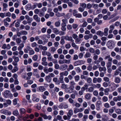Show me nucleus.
I'll list each match as a JSON object with an SVG mask.
<instances>
[{"label":"nucleus","mask_w":121,"mask_h":121,"mask_svg":"<svg viewBox=\"0 0 121 121\" xmlns=\"http://www.w3.org/2000/svg\"><path fill=\"white\" fill-rule=\"evenodd\" d=\"M107 45L109 48L111 49L113 48L115 45V43L113 41L110 40L107 42Z\"/></svg>","instance_id":"1"},{"label":"nucleus","mask_w":121,"mask_h":121,"mask_svg":"<svg viewBox=\"0 0 121 121\" xmlns=\"http://www.w3.org/2000/svg\"><path fill=\"white\" fill-rule=\"evenodd\" d=\"M4 95L6 98L12 97L13 96V95L11 93L10 91L8 90H7L4 92Z\"/></svg>","instance_id":"2"},{"label":"nucleus","mask_w":121,"mask_h":121,"mask_svg":"<svg viewBox=\"0 0 121 121\" xmlns=\"http://www.w3.org/2000/svg\"><path fill=\"white\" fill-rule=\"evenodd\" d=\"M77 11L75 9L73 10V15L76 18H80L82 17V14L80 13H78Z\"/></svg>","instance_id":"3"},{"label":"nucleus","mask_w":121,"mask_h":121,"mask_svg":"<svg viewBox=\"0 0 121 121\" xmlns=\"http://www.w3.org/2000/svg\"><path fill=\"white\" fill-rule=\"evenodd\" d=\"M14 60L12 62V64L14 66H16L17 65V62L19 60V59L18 57L15 56H13V57Z\"/></svg>","instance_id":"4"},{"label":"nucleus","mask_w":121,"mask_h":121,"mask_svg":"<svg viewBox=\"0 0 121 121\" xmlns=\"http://www.w3.org/2000/svg\"><path fill=\"white\" fill-rule=\"evenodd\" d=\"M0 112L2 113L7 115H10L11 114V112L8 111L6 110H1L0 111Z\"/></svg>","instance_id":"5"},{"label":"nucleus","mask_w":121,"mask_h":121,"mask_svg":"<svg viewBox=\"0 0 121 121\" xmlns=\"http://www.w3.org/2000/svg\"><path fill=\"white\" fill-rule=\"evenodd\" d=\"M73 88L68 87L65 90V91L67 93L70 94L74 90Z\"/></svg>","instance_id":"6"},{"label":"nucleus","mask_w":121,"mask_h":121,"mask_svg":"<svg viewBox=\"0 0 121 121\" xmlns=\"http://www.w3.org/2000/svg\"><path fill=\"white\" fill-rule=\"evenodd\" d=\"M68 67V65H67L64 64L61 65L60 68V70L63 71L66 70Z\"/></svg>","instance_id":"7"},{"label":"nucleus","mask_w":121,"mask_h":121,"mask_svg":"<svg viewBox=\"0 0 121 121\" xmlns=\"http://www.w3.org/2000/svg\"><path fill=\"white\" fill-rule=\"evenodd\" d=\"M69 74V72L67 71H65L60 73V77H63V76H67Z\"/></svg>","instance_id":"8"},{"label":"nucleus","mask_w":121,"mask_h":121,"mask_svg":"<svg viewBox=\"0 0 121 121\" xmlns=\"http://www.w3.org/2000/svg\"><path fill=\"white\" fill-rule=\"evenodd\" d=\"M104 59L105 60L108 59V62L111 63L112 60V59L110 55H108L106 56Z\"/></svg>","instance_id":"9"},{"label":"nucleus","mask_w":121,"mask_h":121,"mask_svg":"<svg viewBox=\"0 0 121 121\" xmlns=\"http://www.w3.org/2000/svg\"><path fill=\"white\" fill-rule=\"evenodd\" d=\"M25 18L27 20L28 23H31L33 20L32 18L30 17L28 15L25 16Z\"/></svg>","instance_id":"10"},{"label":"nucleus","mask_w":121,"mask_h":121,"mask_svg":"<svg viewBox=\"0 0 121 121\" xmlns=\"http://www.w3.org/2000/svg\"><path fill=\"white\" fill-rule=\"evenodd\" d=\"M65 39L68 41H71L72 42H74V40L71 36H69L68 35L66 36L65 37Z\"/></svg>","instance_id":"11"},{"label":"nucleus","mask_w":121,"mask_h":121,"mask_svg":"<svg viewBox=\"0 0 121 121\" xmlns=\"http://www.w3.org/2000/svg\"><path fill=\"white\" fill-rule=\"evenodd\" d=\"M34 19L37 22H39L40 21V18L38 17L37 15H34L33 17Z\"/></svg>","instance_id":"12"},{"label":"nucleus","mask_w":121,"mask_h":121,"mask_svg":"<svg viewBox=\"0 0 121 121\" xmlns=\"http://www.w3.org/2000/svg\"><path fill=\"white\" fill-rule=\"evenodd\" d=\"M73 114V110L72 109H69L68 112L67 114V116L69 117H70Z\"/></svg>","instance_id":"13"},{"label":"nucleus","mask_w":121,"mask_h":121,"mask_svg":"<svg viewBox=\"0 0 121 121\" xmlns=\"http://www.w3.org/2000/svg\"><path fill=\"white\" fill-rule=\"evenodd\" d=\"M25 8L26 10H29L32 9L31 4H27L25 6Z\"/></svg>","instance_id":"14"},{"label":"nucleus","mask_w":121,"mask_h":121,"mask_svg":"<svg viewBox=\"0 0 121 121\" xmlns=\"http://www.w3.org/2000/svg\"><path fill=\"white\" fill-rule=\"evenodd\" d=\"M39 47L41 49H42L44 51H46L47 49V47L45 46H43L42 45H39Z\"/></svg>","instance_id":"15"},{"label":"nucleus","mask_w":121,"mask_h":121,"mask_svg":"<svg viewBox=\"0 0 121 121\" xmlns=\"http://www.w3.org/2000/svg\"><path fill=\"white\" fill-rule=\"evenodd\" d=\"M69 84L70 85V87H72V88L74 89V86L76 84V83L74 82L73 81H71L69 82Z\"/></svg>","instance_id":"16"},{"label":"nucleus","mask_w":121,"mask_h":121,"mask_svg":"<svg viewBox=\"0 0 121 121\" xmlns=\"http://www.w3.org/2000/svg\"><path fill=\"white\" fill-rule=\"evenodd\" d=\"M39 91L41 92H43L46 90L45 88L43 86H40L39 87Z\"/></svg>","instance_id":"17"},{"label":"nucleus","mask_w":121,"mask_h":121,"mask_svg":"<svg viewBox=\"0 0 121 121\" xmlns=\"http://www.w3.org/2000/svg\"><path fill=\"white\" fill-rule=\"evenodd\" d=\"M72 46L76 50H78V47L73 42L72 43Z\"/></svg>","instance_id":"18"},{"label":"nucleus","mask_w":121,"mask_h":121,"mask_svg":"<svg viewBox=\"0 0 121 121\" xmlns=\"http://www.w3.org/2000/svg\"><path fill=\"white\" fill-rule=\"evenodd\" d=\"M91 96V94L90 93L86 94L85 96V98L87 100H89L90 99Z\"/></svg>","instance_id":"19"},{"label":"nucleus","mask_w":121,"mask_h":121,"mask_svg":"<svg viewBox=\"0 0 121 121\" xmlns=\"http://www.w3.org/2000/svg\"><path fill=\"white\" fill-rule=\"evenodd\" d=\"M91 53L89 52H86L84 56V57L86 58H87L90 57L91 56Z\"/></svg>","instance_id":"20"},{"label":"nucleus","mask_w":121,"mask_h":121,"mask_svg":"<svg viewBox=\"0 0 121 121\" xmlns=\"http://www.w3.org/2000/svg\"><path fill=\"white\" fill-rule=\"evenodd\" d=\"M96 34L98 35H99L102 37L103 36L104 33L101 31H99L97 32Z\"/></svg>","instance_id":"21"},{"label":"nucleus","mask_w":121,"mask_h":121,"mask_svg":"<svg viewBox=\"0 0 121 121\" xmlns=\"http://www.w3.org/2000/svg\"><path fill=\"white\" fill-rule=\"evenodd\" d=\"M59 30L57 28H55L53 30V32L56 35L59 34Z\"/></svg>","instance_id":"22"},{"label":"nucleus","mask_w":121,"mask_h":121,"mask_svg":"<svg viewBox=\"0 0 121 121\" xmlns=\"http://www.w3.org/2000/svg\"><path fill=\"white\" fill-rule=\"evenodd\" d=\"M13 114L14 116H17L19 115V113L18 111L16 110L13 111Z\"/></svg>","instance_id":"23"},{"label":"nucleus","mask_w":121,"mask_h":121,"mask_svg":"<svg viewBox=\"0 0 121 121\" xmlns=\"http://www.w3.org/2000/svg\"><path fill=\"white\" fill-rule=\"evenodd\" d=\"M99 70L100 72H101L103 71L105 72L106 70L107 69L105 67H99Z\"/></svg>","instance_id":"24"},{"label":"nucleus","mask_w":121,"mask_h":121,"mask_svg":"<svg viewBox=\"0 0 121 121\" xmlns=\"http://www.w3.org/2000/svg\"><path fill=\"white\" fill-rule=\"evenodd\" d=\"M88 85L86 84H85L81 88V89L83 90L84 91H85V90L88 89Z\"/></svg>","instance_id":"25"},{"label":"nucleus","mask_w":121,"mask_h":121,"mask_svg":"<svg viewBox=\"0 0 121 121\" xmlns=\"http://www.w3.org/2000/svg\"><path fill=\"white\" fill-rule=\"evenodd\" d=\"M66 25H64L63 24H61V30L63 31H65L66 30Z\"/></svg>","instance_id":"26"},{"label":"nucleus","mask_w":121,"mask_h":121,"mask_svg":"<svg viewBox=\"0 0 121 121\" xmlns=\"http://www.w3.org/2000/svg\"><path fill=\"white\" fill-rule=\"evenodd\" d=\"M108 28H105L104 30V35L105 36H107L108 35Z\"/></svg>","instance_id":"27"},{"label":"nucleus","mask_w":121,"mask_h":121,"mask_svg":"<svg viewBox=\"0 0 121 121\" xmlns=\"http://www.w3.org/2000/svg\"><path fill=\"white\" fill-rule=\"evenodd\" d=\"M109 91V88H106L104 89V94L105 95H108L109 94L108 92Z\"/></svg>","instance_id":"28"},{"label":"nucleus","mask_w":121,"mask_h":121,"mask_svg":"<svg viewBox=\"0 0 121 121\" xmlns=\"http://www.w3.org/2000/svg\"><path fill=\"white\" fill-rule=\"evenodd\" d=\"M19 110L20 111V113L21 114H24L26 112L25 109L23 108H20Z\"/></svg>","instance_id":"29"},{"label":"nucleus","mask_w":121,"mask_h":121,"mask_svg":"<svg viewBox=\"0 0 121 121\" xmlns=\"http://www.w3.org/2000/svg\"><path fill=\"white\" fill-rule=\"evenodd\" d=\"M74 69V67L72 64H70L69 65L68 68L67 69L68 71H69L70 70H72Z\"/></svg>","instance_id":"30"},{"label":"nucleus","mask_w":121,"mask_h":121,"mask_svg":"<svg viewBox=\"0 0 121 121\" xmlns=\"http://www.w3.org/2000/svg\"><path fill=\"white\" fill-rule=\"evenodd\" d=\"M67 85L65 83H63L61 84V87L62 89H65L67 88Z\"/></svg>","instance_id":"31"},{"label":"nucleus","mask_w":121,"mask_h":121,"mask_svg":"<svg viewBox=\"0 0 121 121\" xmlns=\"http://www.w3.org/2000/svg\"><path fill=\"white\" fill-rule=\"evenodd\" d=\"M92 86H94V87L96 88H100L101 86V85L100 84L97 83L96 84H93Z\"/></svg>","instance_id":"32"},{"label":"nucleus","mask_w":121,"mask_h":121,"mask_svg":"<svg viewBox=\"0 0 121 121\" xmlns=\"http://www.w3.org/2000/svg\"><path fill=\"white\" fill-rule=\"evenodd\" d=\"M45 80L48 82H50L51 81V78L48 75L47 76L45 77Z\"/></svg>","instance_id":"33"},{"label":"nucleus","mask_w":121,"mask_h":121,"mask_svg":"<svg viewBox=\"0 0 121 121\" xmlns=\"http://www.w3.org/2000/svg\"><path fill=\"white\" fill-rule=\"evenodd\" d=\"M18 69V68L17 66H15L14 67L13 69L12 70L11 72L13 73H14L17 71Z\"/></svg>","instance_id":"34"},{"label":"nucleus","mask_w":121,"mask_h":121,"mask_svg":"<svg viewBox=\"0 0 121 121\" xmlns=\"http://www.w3.org/2000/svg\"><path fill=\"white\" fill-rule=\"evenodd\" d=\"M93 87H90L88 89V91L90 92H91L93 91L94 90V88Z\"/></svg>","instance_id":"35"},{"label":"nucleus","mask_w":121,"mask_h":121,"mask_svg":"<svg viewBox=\"0 0 121 121\" xmlns=\"http://www.w3.org/2000/svg\"><path fill=\"white\" fill-rule=\"evenodd\" d=\"M101 12L100 10L99 9H97L96 11H94L93 13L95 15H97L100 13Z\"/></svg>","instance_id":"36"},{"label":"nucleus","mask_w":121,"mask_h":121,"mask_svg":"<svg viewBox=\"0 0 121 121\" xmlns=\"http://www.w3.org/2000/svg\"><path fill=\"white\" fill-rule=\"evenodd\" d=\"M87 70L91 71L92 70V66L91 64H89L87 67Z\"/></svg>","instance_id":"37"},{"label":"nucleus","mask_w":121,"mask_h":121,"mask_svg":"<svg viewBox=\"0 0 121 121\" xmlns=\"http://www.w3.org/2000/svg\"><path fill=\"white\" fill-rule=\"evenodd\" d=\"M120 82V78L118 77L115 78V82L117 83H119Z\"/></svg>","instance_id":"38"},{"label":"nucleus","mask_w":121,"mask_h":121,"mask_svg":"<svg viewBox=\"0 0 121 121\" xmlns=\"http://www.w3.org/2000/svg\"><path fill=\"white\" fill-rule=\"evenodd\" d=\"M31 70V67L30 65H28L26 66V70L28 72L30 71Z\"/></svg>","instance_id":"39"},{"label":"nucleus","mask_w":121,"mask_h":121,"mask_svg":"<svg viewBox=\"0 0 121 121\" xmlns=\"http://www.w3.org/2000/svg\"><path fill=\"white\" fill-rule=\"evenodd\" d=\"M115 112L117 114H121V109H117L115 111Z\"/></svg>","instance_id":"40"},{"label":"nucleus","mask_w":121,"mask_h":121,"mask_svg":"<svg viewBox=\"0 0 121 121\" xmlns=\"http://www.w3.org/2000/svg\"><path fill=\"white\" fill-rule=\"evenodd\" d=\"M16 42L17 44H19L22 42V40L20 38H17L16 39Z\"/></svg>","instance_id":"41"},{"label":"nucleus","mask_w":121,"mask_h":121,"mask_svg":"<svg viewBox=\"0 0 121 121\" xmlns=\"http://www.w3.org/2000/svg\"><path fill=\"white\" fill-rule=\"evenodd\" d=\"M62 21L63 22L61 24L64 25H66V24L67 23L68 21L66 19H63L62 20Z\"/></svg>","instance_id":"42"},{"label":"nucleus","mask_w":121,"mask_h":121,"mask_svg":"<svg viewBox=\"0 0 121 121\" xmlns=\"http://www.w3.org/2000/svg\"><path fill=\"white\" fill-rule=\"evenodd\" d=\"M73 65L75 66L80 65L79 60L74 62L73 63Z\"/></svg>","instance_id":"43"},{"label":"nucleus","mask_w":121,"mask_h":121,"mask_svg":"<svg viewBox=\"0 0 121 121\" xmlns=\"http://www.w3.org/2000/svg\"><path fill=\"white\" fill-rule=\"evenodd\" d=\"M99 7L98 5L97 4H94L93 5V7L95 9H98Z\"/></svg>","instance_id":"44"},{"label":"nucleus","mask_w":121,"mask_h":121,"mask_svg":"<svg viewBox=\"0 0 121 121\" xmlns=\"http://www.w3.org/2000/svg\"><path fill=\"white\" fill-rule=\"evenodd\" d=\"M102 100L104 102H106L108 100V99L107 97L106 96L103 97L102 98Z\"/></svg>","instance_id":"45"},{"label":"nucleus","mask_w":121,"mask_h":121,"mask_svg":"<svg viewBox=\"0 0 121 121\" xmlns=\"http://www.w3.org/2000/svg\"><path fill=\"white\" fill-rule=\"evenodd\" d=\"M74 113L75 114H76L77 113L79 112V110L78 108H74Z\"/></svg>","instance_id":"46"},{"label":"nucleus","mask_w":121,"mask_h":121,"mask_svg":"<svg viewBox=\"0 0 121 121\" xmlns=\"http://www.w3.org/2000/svg\"><path fill=\"white\" fill-rule=\"evenodd\" d=\"M24 44L22 43L20 44V45L19 47L18 48V50H20L21 49H22L24 47Z\"/></svg>","instance_id":"47"},{"label":"nucleus","mask_w":121,"mask_h":121,"mask_svg":"<svg viewBox=\"0 0 121 121\" xmlns=\"http://www.w3.org/2000/svg\"><path fill=\"white\" fill-rule=\"evenodd\" d=\"M55 25L56 27H58L60 26V22H56L55 23Z\"/></svg>","instance_id":"48"},{"label":"nucleus","mask_w":121,"mask_h":121,"mask_svg":"<svg viewBox=\"0 0 121 121\" xmlns=\"http://www.w3.org/2000/svg\"><path fill=\"white\" fill-rule=\"evenodd\" d=\"M74 79L76 81H78L80 79V76L78 75H77L74 77Z\"/></svg>","instance_id":"49"},{"label":"nucleus","mask_w":121,"mask_h":121,"mask_svg":"<svg viewBox=\"0 0 121 121\" xmlns=\"http://www.w3.org/2000/svg\"><path fill=\"white\" fill-rule=\"evenodd\" d=\"M38 58V56L37 55H34L32 57L33 59L35 61L37 60Z\"/></svg>","instance_id":"50"},{"label":"nucleus","mask_w":121,"mask_h":121,"mask_svg":"<svg viewBox=\"0 0 121 121\" xmlns=\"http://www.w3.org/2000/svg\"><path fill=\"white\" fill-rule=\"evenodd\" d=\"M64 64H69L71 63L70 60L64 59Z\"/></svg>","instance_id":"51"},{"label":"nucleus","mask_w":121,"mask_h":121,"mask_svg":"<svg viewBox=\"0 0 121 121\" xmlns=\"http://www.w3.org/2000/svg\"><path fill=\"white\" fill-rule=\"evenodd\" d=\"M51 51L52 53H54L56 51V49L55 47H52L51 48Z\"/></svg>","instance_id":"52"},{"label":"nucleus","mask_w":121,"mask_h":121,"mask_svg":"<svg viewBox=\"0 0 121 121\" xmlns=\"http://www.w3.org/2000/svg\"><path fill=\"white\" fill-rule=\"evenodd\" d=\"M89 51L90 53H94L95 52V50L93 48H91L89 49Z\"/></svg>","instance_id":"53"},{"label":"nucleus","mask_w":121,"mask_h":121,"mask_svg":"<svg viewBox=\"0 0 121 121\" xmlns=\"http://www.w3.org/2000/svg\"><path fill=\"white\" fill-rule=\"evenodd\" d=\"M64 80L65 82L67 83H68L69 82V79L68 78L66 77L64 78Z\"/></svg>","instance_id":"54"},{"label":"nucleus","mask_w":121,"mask_h":121,"mask_svg":"<svg viewBox=\"0 0 121 121\" xmlns=\"http://www.w3.org/2000/svg\"><path fill=\"white\" fill-rule=\"evenodd\" d=\"M92 7V5L90 3H88L87 5L86 8L88 9H91Z\"/></svg>","instance_id":"55"},{"label":"nucleus","mask_w":121,"mask_h":121,"mask_svg":"<svg viewBox=\"0 0 121 121\" xmlns=\"http://www.w3.org/2000/svg\"><path fill=\"white\" fill-rule=\"evenodd\" d=\"M81 6L82 7V8L84 9H85L86 7V5L85 3H83L80 4Z\"/></svg>","instance_id":"56"},{"label":"nucleus","mask_w":121,"mask_h":121,"mask_svg":"<svg viewBox=\"0 0 121 121\" xmlns=\"http://www.w3.org/2000/svg\"><path fill=\"white\" fill-rule=\"evenodd\" d=\"M84 91L83 90L81 89V90L79 91L78 92L79 95H82L83 94Z\"/></svg>","instance_id":"57"},{"label":"nucleus","mask_w":121,"mask_h":121,"mask_svg":"<svg viewBox=\"0 0 121 121\" xmlns=\"http://www.w3.org/2000/svg\"><path fill=\"white\" fill-rule=\"evenodd\" d=\"M82 74L85 75H88L89 73L86 70H84L83 71Z\"/></svg>","instance_id":"58"},{"label":"nucleus","mask_w":121,"mask_h":121,"mask_svg":"<svg viewBox=\"0 0 121 121\" xmlns=\"http://www.w3.org/2000/svg\"><path fill=\"white\" fill-rule=\"evenodd\" d=\"M88 116L87 115H84L83 118V121H86V119L87 118Z\"/></svg>","instance_id":"59"},{"label":"nucleus","mask_w":121,"mask_h":121,"mask_svg":"<svg viewBox=\"0 0 121 121\" xmlns=\"http://www.w3.org/2000/svg\"><path fill=\"white\" fill-rule=\"evenodd\" d=\"M65 47L66 48L68 49L71 47V45L70 43H68L65 44Z\"/></svg>","instance_id":"60"},{"label":"nucleus","mask_w":121,"mask_h":121,"mask_svg":"<svg viewBox=\"0 0 121 121\" xmlns=\"http://www.w3.org/2000/svg\"><path fill=\"white\" fill-rule=\"evenodd\" d=\"M35 52L32 49L29 51V54L30 55H32L34 54Z\"/></svg>","instance_id":"61"},{"label":"nucleus","mask_w":121,"mask_h":121,"mask_svg":"<svg viewBox=\"0 0 121 121\" xmlns=\"http://www.w3.org/2000/svg\"><path fill=\"white\" fill-rule=\"evenodd\" d=\"M4 25L6 27L8 26L9 25V23L5 21V20H4Z\"/></svg>","instance_id":"62"},{"label":"nucleus","mask_w":121,"mask_h":121,"mask_svg":"<svg viewBox=\"0 0 121 121\" xmlns=\"http://www.w3.org/2000/svg\"><path fill=\"white\" fill-rule=\"evenodd\" d=\"M103 79L105 82H108L110 80L107 77H105Z\"/></svg>","instance_id":"63"},{"label":"nucleus","mask_w":121,"mask_h":121,"mask_svg":"<svg viewBox=\"0 0 121 121\" xmlns=\"http://www.w3.org/2000/svg\"><path fill=\"white\" fill-rule=\"evenodd\" d=\"M57 52L58 54H60L62 52V50L61 48H59L57 50Z\"/></svg>","instance_id":"64"}]
</instances>
